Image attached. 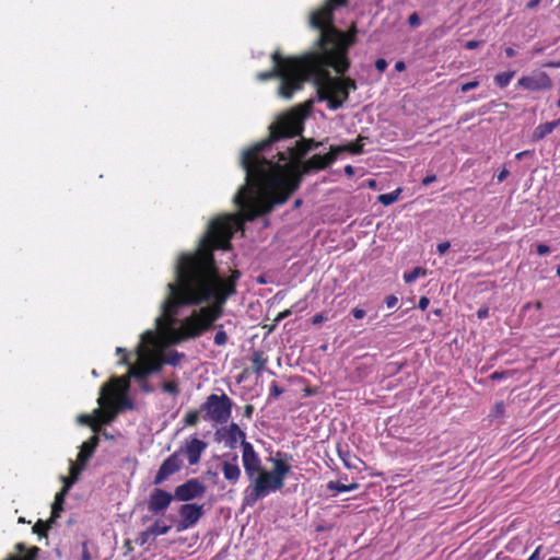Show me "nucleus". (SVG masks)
<instances>
[{
	"mask_svg": "<svg viewBox=\"0 0 560 560\" xmlns=\"http://www.w3.org/2000/svg\"><path fill=\"white\" fill-rule=\"evenodd\" d=\"M242 220L235 215L213 219L207 235L200 241L194 253H183L177 258L175 282L168 283V295L162 303V316L173 320L182 306L201 305L212 302L186 317L179 327L173 330L175 342L196 339L214 327L223 315L228 299L236 293V283L241 272L235 269L224 279L219 273L213 252L229 250L235 231L242 228Z\"/></svg>",
	"mask_w": 560,
	"mask_h": 560,
	"instance_id": "nucleus-1",
	"label": "nucleus"
},
{
	"mask_svg": "<svg viewBox=\"0 0 560 560\" xmlns=\"http://www.w3.org/2000/svg\"><path fill=\"white\" fill-rule=\"evenodd\" d=\"M305 113L294 108L279 116L269 127V138L243 153L242 166L246 172V184L234 196L246 221L269 213L275 205L284 203L301 185V173L288 171L281 175L282 166L262 156V152L275 142L300 136L304 130Z\"/></svg>",
	"mask_w": 560,
	"mask_h": 560,
	"instance_id": "nucleus-2",
	"label": "nucleus"
},
{
	"mask_svg": "<svg viewBox=\"0 0 560 560\" xmlns=\"http://www.w3.org/2000/svg\"><path fill=\"white\" fill-rule=\"evenodd\" d=\"M272 68L258 72L257 80L268 81L275 78L281 80L278 94L283 98H291L303 88L306 81H312L316 88L319 101H326L331 110H336L348 101L350 91L358 89L355 80L349 77H331L313 67L312 60L301 56L283 57L279 50L271 55Z\"/></svg>",
	"mask_w": 560,
	"mask_h": 560,
	"instance_id": "nucleus-3",
	"label": "nucleus"
},
{
	"mask_svg": "<svg viewBox=\"0 0 560 560\" xmlns=\"http://www.w3.org/2000/svg\"><path fill=\"white\" fill-rule=\"evenodd\" d=\"M311 27L319 31V36L314 46L315 50L304 54L305 58L314 61L312 65L317 71L329 73L331 68L340 77L350 68L348 52L355 43V27L342 32L334 25V12L322 5L310 15Z\"/></svg>",
	"mask_w": 560,
	"mask_h": 560,
	"instance_id": "nucleus-4",
	"label": "nucleus"
},
{
	"mask_svg": "<svg viewBox=\"0 0 560 560\" xmlns=\"http://www.w3.org/2000/svg\"><path fill=\"white\" fill-rule=\"evenodd\" d=\"M128 386V377H114L102 386L97 399L100 407L94 410L101 425L113 422L121 408L132 407V402L124 394Z\"/></svg>",
	"mask_w": 560,
	"mask_h": 560,
	"instance_id": "nucleus-5",
	"label": "nucleus"
},
{
	"mask_svg": "<svg viewBox=\"0 0 560 560\" xmlns=\"http://www.w3.org/2000/svg\"><path fill=\"white\" fill-rule=\"evenodd\" d=\"M248 481L249 485L245 488L243 494L244 506L253 508L259 500L266 498L271 492L282 489L280 482L267 469L249 478Z\"/></svg>",
	"mask_w": 560,
	"mask_h": 560,
	"instance_id": "nucleus-6",
	"label": "nucleus"
},
{
	"mask_svg": "<svg viewBox=\"0 0 560 560\" xmlns=\"http://www.w3.org/2000/svg\"><path fill=\"white\" fill-rule=\"evenodd\" d=\"M232 408L233 401L225 393L221 395L211 394L201 404L202 418L223 424L231 418Z\"/></svg>",
	"mask_w": 560,
	"mask_h": 560,
	"instance_id": "nucleus-7",
	"label": "nucleus"
},
{
	"mask_svg": "<svg viewBox=\"0 0 560 560\" xmlns=\"http://www.w3.org/2000/svg\"><path fill=\"white\" fill-rule=\"evenodd\" d=\"M163 361L161 354L143 349L140 346L139 360L136 364L129 366V376L143 381L151 373L159 372L162 369Z\"/></svg>",
	"mask_w": 560,
	"mask_h": 560,
	"instance_id": "nucleus-8",
	"label": "nucleus"
},
{
	"mask_svg": "<svg viewBox=\"0 0 560 560\" xmlns=\"http://www.w3.org/2000/svg\"><path fill=\"white\" fill-rule=\"evenodd\" d=\"M320 144V142H316L314 139L302 138L296 141L294 147H290L285 151L278 152V160L275 161V163L280 164L281 162H290L289 170H293L295 165H301V159L304 158L308 151L318 148Z\"/></svg>",
	"mask_w": 560,
	"mask_h": 560,
	"instance_id": "nucleus-9",
	"label": "nucleus"
},
{
	"mask_svg": "<svg viewBox=\"0 0 560 560\" xmlns=\"http://www.w3.org/2000/svg\"><path fill=\"white\" fill-rule=\"evenodd\" d=\"M337 158L334 153L332 148L330 147L329 152L320 155L314 154L312 158L301 163V165H295L292 172L301 173V177L305 174H310L311 172H318L327 168L331 164L336 162Z\"/></svg>",
	"mask_w": 560,
	"mask_h": 560,
	"instance_id": "nucleus-10",
	"label": "nucleus"
},
{
	"mask_svg": "<svg viewBox=\"0 0 560 560\" xmlns=\"http://www.w3.org/2000/svg\"><path fill=\"white\" fill-rule=\"evenodd\" d=\"M205 514L203 505L197 503H184L178 509L179 521L177 532H183L195 526Z\"/></svg>",
	"mask_w": 560,
	"mask_h": 560,
	"instance_id": "nucleus-11",
	"label": "nucleus"
},
{
	"mask_svg": "<svg viewBox=\"0 0 560 560\" xmlns=\"http://www.w3.org/2000/svg\"><path fill=\"white\" fill-rule=\"evenodd\" d=\"M206 491L207 487L199 479L191 478L175 488L174 497L176 500L187 503L202 498Z\"/></svg>",
	"mask_w": 560,
	"mask_h": 560,
	"instance_id": "nucleus-12",
	"label": "nucleus"
},
{
	"mask_svg": "<svg viewBox=\"0 0 560 560\" xmlns=\"http://www.w3.org/2000/svg\"><path fill=\"white\" fill-rule=\"evenodd\" d=\"M242 463L247 479L266 470L262 467L261 458L254 450V446L247 441L242 442Z\"/></svg>",
	"mask_w": 560,
	"mask_h": 560,
	"instance_id": "nucleus-13",
	"label": "nucleus"
},
{
	"mask_svg": "<svg viewBox=\"0 0 560 560\" xmlns=\"http://www.w3.org/2000/svg\"><path fill=\"white\" fill-rule=\"evenodd\" d=\"M517 85L530 92H539L551 89L552 81L548 73L544 71H533L528 75L518 79Z\"/></svg>",
	"mask_w": 560,
	"mask_h": 560,
	"instance_id": "nucleus-14",
	"label": "nucleus"
},
{
	"mask_svg": "<svg viewBox=\"0 0 560 560\" xmlns=\"http://www.w3.org/2000/svg\"><path fill=\"white\" fill-rule=\"evenodd\" d=\"M182 467L183 460L180 459V452L176 451L163 460L154 477L153 483L155 486L162 485L172 475L178 472Z\"/></svg>",
	"mask_w": 560,
	"mask_h": 560,
	"instance_id": "nucleus-15",
	"label": "nucleus"
},
{
	"mask_svg": "<svg viewBox=\"0 0 560 560\" xmlns=\"http://www.w3.org/2000/svg\"><path fill=\"white\" fill-rule=\"evenodd\" d=\"M215 440L224 442L225 446L233 450L236 447L238 440H241V443L246 441V434L237 423L231 422L228 427L215 431Z\"/></svg>",
	"mask_w": 560,
	"mask_h": 560,
	"instance_id": "nucleus-16",
	"label": "nucleus"
},
{
	"mask_svg": "<svg viewBox=\"0 0 560 560\" xmlns=\"http://www.w3.org/2000/svg\"><path fill=\"white\" fill-rule=\"evenodd\" d=\"M173 499H175V497L171 492L161 488H154L149 495L148 510L152 514L164 513L171 505Z\"/></svg>",
	"mask_w": 560,
	"mask_h": 560,
	"instance_id": "nucleus-17",
	"label": "nucleus"
},
{
	"mask_svg": "<svg viewBox=\"0 0 560 560\" xmlns=\"http://www.w3.org/2000/svg\"><path fill=\"white\" fill-rule=\"evenodd\" d=\"M207 442L198 438H191L185 441V444L179 450V452L180 454L184 453L186 455L190 466H195L200 462L201 455L207 450Z\"/></svg>",
	"mask_w": 560,
	"mask_h": 560,
	"instance_id": "nucleus-18",
	"label": "nucleus"
},
{
	"mask_svg": "<svg viewBox=\"0 0 560 560\" xmlns=\"http://www.w3.org/2000/svg\"><path fill=\"white\" fill-rule=\"evenodd\" d=\"M223 477L231 485H236L241 478L242 471L237 464V455L232 456V460H224L221 464Z\"/></svg>",
	"mask_w": 560,
	"mask_h": 560,
	"instance_id": "nucleus-19",
	"label": "nucleus"
},
{
	"mask_svg": "<svg viewBox=\"0 0 560 560\" xmlns=\"http://www.w3.org/2000/svg\"><path fill=\"white\" fill-rule=\"evenodd\" d=\"M100 444V438L97 434L92 435L89 440L84 441L80 446L79 454L77 456L78 462L81 465H86L90 458L93 456Z\"/></svg>",
	"mask_w": 560,
	"mask_h": 560,
	"instance_id": "nucleus-20",
	"label": "nucleus"
},
{
	"mask_svg": "<svg viewBox=\"0 0 560 560\" xmlns=\"http://www.w3.org/2000/svg\"><path fill=\"white\" fill-rule=\"evenodd\" d=\"M366 138L359 136L355 141L347 143V144H340V145H331L334 153L336 154V158L338 159L339 154L348 152L353 155H359L363 153V147H364V140Z\"/></svg>",
	"mask_w": 560,
	"mask_h": 560,
	"instance_id": "nucleus-21",
	"label": "nucleus"
},
{
	"mask_svg": "<svg viewBox=\"0 0 560 560\" xmlns=\"http://www.w3.org/2000/svg\"><path fill=\"white\" fill-rule=\"evenodd\" d=\"M272 462L273 468L272 470L269 471L272 474L276 480L280 482L281 487L283 488L285 478L291 471V466L281 458H275Z\"/></svg>",
	"mask_w": 560,
	"mask_h": 560,
	"instance_id": "nucleus-22",
	"label": "nucleus"
},
{
	"mask_svg": "<svg viewBox=\"0 0 560 560\" xmlns=\"http://www.w3.org/2000/svg\"><path fill=\"white\" fill-rule=\"evenodd\" d=\"M268 364V357L265 354L262 350H254L252 354V370L257 375L260 376L262 372L266 370Z\"/></svg>",
	"mask_w": 560,
	"mask_h": 560,
	"instance_id": "nucleus-23",
	"label": "nucleus"
},
{
	"mask_svg": "<svg viewBox=\"0 0 560 560\" xmlns=\"http://www.w3.org/2000/svg\"><path fill=\"white\" fill-rule=\"evenodd\" d=\"M560 125V119L538 125L533 131L535 141L541 140L550 135Z\"/></svg>",
	"mask_w": 560,
	"mask_h": 560,
	"instance_id": "nucleus-24",
	"label": "nucleus"
},
{
	"mask_svg": "<svg viewBox=\"0 0 560 560\" xmlns=\"http://www.w3.org/2000/svg\"><path fill=\"white\" fill-rule=\"evenodd\" d=\"M69 490L70 489L62 487L61 490L56 493L54 503L51 505L50 522H55L56 518L60 517V513L63 510L65 498Z\"/></svg>",
	"mask_w": 560,
	"mask_h": 560,
	"instance_id": "nucleus-25",
	"label": "nucleus"
},
{
	"mask_svg": "<svg viewBox=\"0 0 560 560\" xmlns=\"http://www.w3.org/2000/svg\"><path fill=\"white\" fill-rule=\"evenodd\" d=\"M85 466L86 465H81L78 460L75 463L71 462L70 469H69V476L62 477L63 487H66V489H71V487L79 479V476H80L81 471L85 468Z\"/></svg>",
	"mask_w": 560,
	"mask_h": 560,
	"instance_id": "nucleus-26",
	"label": "nucleus"
},
{
	"mask_svg": "<svg viewBox=\"0 0 560 560\" xmlns=\"http://www.w3.org/2000/svg\"><path fill=\"white\" fill-rule=\"evenodd\" d=\"M78 421L81 424L88 425L92 429L94 434L98 433L101 431V422L96 419V415H80L78 418Z\"/></svg>",
	"mask_w": 560,
	"mask_h": 560,
	"instance_id": "nucleus-27",
	"label": "nucleus"
},
{
	"mask_svg": "<svg viewBox=\"0 0 560 560\" xmlns=\"http://www.w3.org/2000/svg\"><path fill=\"white\" fill-rule=\"evenodd\" d=\"M170 525L162 524L160 520H156L149 528L144 530V535H165L170 532Z\"/></svg>",
	"mask_w": 560,
	"mask_h": 560,
	"instance_id": "nucleus-28",
	"label": "nucleus"
},
{
	"mask_svg": "<svg viewBox=\"0 0 560 560\" xmlns=\"http://www.w3.org/2000/svg\"><path fill=\"white\" fill-rule=\"evenodd\" d=\"M514 75H515V71L500 72L494 75L493 80H494V83L499 88L504 89L510 84V82L514 78Z\"/></svg>",
	"mask_w": 560,
	"mask_h": 560,
	"instance_id": "nucleus-29",
	"label": "nucleus"
},
{
	"mask_svg": "<svg viewBox=\"0 0 560 560\" xmlns=\"http://www.w3.org/2000/svg\"><path fill=\"white\" fill-rule=\"evenodd\" d=\"M15 548L19 552H25L24 555L19 556L20 560H36L37 553L39 551L38 547L26 549L23 544H18Z\"/></svg>",
	"mask_w": 560,
	"mask_h": 560,
	"instance_id": "nucleus-30",
	"label": "nucleus"
},
{
	"mask_svg": "<svg viewBox=\"0 0 560 560\" xmlns=\"http://www.w3.org/2000/svg\"><path fill=\"white\" fill-rule=\"evenodd\" d=\"M184 358V353H180L176 350H172L166 352L164 355H161V360L163 363L170 364V365H177L180 360Z\"/></svg>",
	"mask_w": 560,
	"mask_h": 560,
	"instance_id": "nucleus-31",
	"label": "nucleus"
},
{
	"mask_svg": "<svg viewBox=\"0 0 560 560\" xmlns=\"http://www.w3.org/2000/svg\"><path fill=\"white\" fill-rule=\"evenodd\" d=\"M201 412H202L201 407L199 409L189 410L183 419L184 425H186V427L196 425L199 421Z\"/></svg>",
	"mask_w": 560,
	"mask_h": 560,
	"instance_id": "nucleus-32",
	"label": "nucleus"
},
{
	"mask_svg": "<svg viewBox=\"0 0 560 560\" xmlns=\"http://www.w3.org/2000/svg\"><path fill=\"white\" fill-rule=\"evenodd\" d=\"M401 189L398 188L388 194H382L378 196V201L384 206H390L398 200Z\"/></svg>",
	"mask_w": 560,
	"mask_h": 560,
	"instance_id": "nucleus-33",
	"label": "nucleus"
},
{
	"mask_svg": "<svg viewBox=\"0 0 560 560\" xmlns=\"http://www.w3.org/2000/svg\"><path fill=\"white\" fill-rule=\"evenodd\" d=\"M427 275V269L422 267H416L409 272L404 273V280L406 283H411L416 281L419 277H424Z\"/></svg>",
	"mask_w": 560,
	"mask_h": 560,
	"instance_id": "nucleus-34",
	"label": "nucleus"
},
{
	"mask_svg": "<svg viewBox=\"0 0 560 560\" xmlns=\"http://www.w3.org/2000/svg\"><path fill=\"white\" fill-rule=\"evenodd\" d=\"M52 522L47 521V522H44L42 520H38L35 525L33 526V532L39 536H44L46 537L47 536V532L49 530L50 528V524Z\"/></svg>",
	"mask_w": 560,
	"mask_h": 560,
	"instance_id": "nucleus-35",
	"label": "nucleus"
},
{
	"mask_svg": "<svg viewBox=\"0 0 560 560\" xmlns=\"http://www.w3.org/2000/svg\"><path fill=\"white\" fill-rule=\"evenodd\" d=\"M300 304H302V301H299L298 303L292 305L291 308H287L280 313H278V315L275 318V322L279 323V322L283 320L284 318L289 317L293 313V311H302L304 307L299 308Z\"/></svg>",
	"mask_w": 560,
	"mask_h": 560,
	"instance_id": "nucleus-36",
	"label": "nucleus"
},
{
	"mask_svg": "<svg viewBox=\"0 0 560 560\" xmlns=\"http://www.w3.org/2000/svg\"><path fill=\"white\" fill-rule=\"evenodd\" d=\"M162 389L163 392L172 396H177L179 394V387L176 381L164 382L162 385Z\"/></svg>",
	"mask_w": 560,
	"mask_h": 560,
	"instance_id": "nucleus-37",
	"label": "nucleus"
},
{
	"mask_svg": "<svg viewBox=\"0 0 560 560\" xmlns=\"http://www.w3.org/2000/svg\"><path fill=\"white\" fill-rule=\"evenodd\" d=\"M505 413V405L504 402L501 400V401H497L494 404V406L492 407L490 413H489V417L491 418H501L503 417Z\"/></svg>",
	"mask_w": 560,
	"mask_h": 560,
	"instance_id": "nucleus-38",
	"label": "nucleus"
},
{
	"mask_svg": "<svg viewBox=\"0 0 560 560\" xmlns=\"http://www.w3.org/2000/svg\"><path fill=\"white\" fill-rule=\"evenodd\" d=\"M228 334L222 329V325L219 326L218 331L214 335L213 341L217 346H225L228 343Z\"/></svg>",
	"mask_w": 560,
	"mask_h": 560,
	"instance_id": "nucleus-39",
	"label": "nucleus"
},
{
	"mask_svg": "<svg viewBox=\"0 0 560 560\" xmlns=\"http://www.w3.org/2000/svg\"><path fill=\"white\" fill-rule=\"evenodd\" d=\"M327 488L329 490H335L337 492H348L349 491L348 485L341 483L339 481H329L327 485Z\"/></svg>",
	"mask_w": 560,
	"mask_h": 560,
	"instance_id": "nucleus-40",
	"label": "nucleus"
},
{
	"mask_svg": "<svg viewBox=\"0 0 560 560\" xmlns=\"http://www.w3.org/2000/svg\"><path fill=\"white\" fill-rule=\"evenodd\" d=\"M283 394V389L277 384V382H271L269 388V398H278Z\"/></svg>",
	"mask_w": 560,
	"mask_h": 560,
	"instance_id": "nucleus-41",
	"label": "nucleus"
},
{
	"mask_svg": "<svg viewBox=\"0 0 560 560\" xmlns=\"http://www.w3.org/2000/svg\"><path fill=\"white\" fill-rule=\"evenodd\" d=\"M141 341H142V343H145L148 346L154 345L155 343L154 332L151 330H147L145 332L142 334Z\"/></svg>",
	"mask_w": 560,
	"mask_h": 560,
	"instance_id": "nucleus-42",
	"label": "nucleus"
},
{
	"mask_svg": "<svg viewBox=\"0 0 560 560\" xmlns=\"http://www.w3.org/2000/svg\"><path fill=\"white\" fill-rule=\"evenodd\" d=\"M325 4L330 9V11L334 12L337 8L346 5L347 0H327Z\"/></svg>",
	"mask_w": 560,
	"mask_h": 560,
	"instance_id": "nucleus-43",
	"label": "nucleus"
},
{
	"mask_svg": "<svg viewBox=\"0 0 560 560\" xmlns=\"http://www.w3.org/2000/svg\"><path fill=\"white\" fill-rule=\"evenodd\" d=\"M509 375H511L510 371H494L493 373H491L490 380L499 381V380L508 377Z\"/></svg>",
	"mask_w": 560,
	"mask_h": 560,
	"instance_id": "nucleus-44",
	"label": "nucleus"
},
{
	"mask_svg": "<svg viewBox=\"0 0 560 560\" xmlns=\"http://www.w3.org/2000/svg\"><path fill=\"white\" fill-rule=\"evenodd\" d=\"M81 560H92V557H91V553H90V550H89V542L88 541H83L82 542Z\"/></svg>",
	"mask_w": 560,
	"mask_h": 560,
	"instance_id": "nucleus-45",
	"label": "nucleus"
},
{
	"mask_svg": "<svg viewBox=\"0 0 560 560\" xmlns=\"http://www.w3.org/2000/svg\"><path fill=\"white\" fill-rule=\"evenodd\" d=\"M398 303V298L394 294H390V295H387L385 298V304L388 308H393L397 305Z\"/></svg>",
	"mask_w": 560,
	"mask_h": 560,
	"instance_id": "nucleus-46",
	"label": "nucleus"
},
{
	"mask_svg": "<svg viewBox=\"0 0 560 560\" xmlns=\"http://www.w3.org/2000/svg\"><path fill=\"white\" fill-rule=\"evenodd\" d=\"M478 85H479L478 81L466 82V83L462 84L460 91L465 93V92L476 89Z\"/></svg>",
	"mask_w": 560,
	"mask_h": 560,
	"instance_id": "nucleus-47",
	"label": "nucleus"
},
{
	"mask_svg": "<svg viewBox=\"0 0 560 560\" xmlns=\"http://www.w3.org/2000/svg\"><path fill=\"white\" fill-rule=\"evenodd\" d=\"M387 61L384 58H378L375 61V68L378 72H384L387 68Z\"/></svg>",
	"mask_w": 560,
	"mask_h": 560,
	"instance_id": "nucleus-48",
	"label": "nucleus"
},
{
	"mask_svg": "<svg viewBox=\"0 0 560 560\" xmlns=\"http://www.w3.org/2000/svg\"><path fill=\"white\" fill-rule=\"evenodd\" d=\"M408 23H409L410 26H413V27L419 26L420 25V18H419V15L416 12L410 14L409 18H408Z\"/></svg>",
	"mask_w": 560,
	"mask_h": 560,
	"instance_id": "nucleus-49",
	"label": "nucleus"
},
{
	"mask_svg": "<svg viewBox=\"0 0 560 560\" xmlns=\"http://www.w3.org/2000/svg\"><path fill=\"white\" fill-rule=\"evenodd\" d=\"M536 252L538 255L544 256L550 253V247L546 244H538L536 247Z\"/></svg>",
	"mask_w": 560,
	"mask_h": 560,
	"instance_id": "nucleus-50",
	"label": "nucleus"
},
{
	"mask_svg": "<svg viewBox=\"0 0 560 560\" xmlns=\"http://www.w3.org/2000/svg\"><path fill=\"white\" fill-rule=\"evenodd\" d=\"M450 246L451 245L448 242L439 243L436 246V250L440 255H444L448 250Z\"/></svg>",
	"mask_w": 560,
	"mask_h": 560,
	"instance_id": "nucleus-51",
	"label": "nucleus"
},
{
	"mask_svg": "<svg viewBox=\"0 0 560 560\" xmlns=\"http://www.w3.org/2000/svg\"><path fill=\"white\" fill-rule=\"evenodd\" d=\"M327 317L324 316L323 313H318V314H315L313 317H312V324L313 325H319L322 324L324 320H326Z\"/></svg>",
	"mask_w": 560,
	"mask_h": 560,
	"instance_id": "nucleus-52",
	"label": "nucleus"
},
{
	"mask_svg": "<svg viewBox=\"0 0 560 560\" xmlns=\"http://www.w3.org/2000/svg\"><path fill=\"white\" fill-rule=\"evenodd\" d=\"M480 45H481L480 40L472 39V40H468L465 43V48L468 50H472V49L478 48Z\"/></svg>",
	"mask_w": 560,
	"mask_h": 560,
	"instance_id": "nucleus-53",
	"label": "nucleus"
},
{
	"mask_svg": "<svg viewBox=\"0 0 560 560\" xmlns=\"http://www.w3.org/2000/svg\"><path fill=\"white\" fill-rule=\"evenodd\" d=\"M351 313L355 319H361L365 316V311L363 308H359V307H354L351 311Z\"/></svg>",
	"mask_w": 560,
	"mask_h": 560,
	"instance_id": "nucleus-54",
	"label": "nucleus"
},
{
	"mask_svg": "<svg viewBox=\"0 0 560 560\" xmlns=\"http://www.w3.org/2000/svg\"><path fill=\"white\" fill-rule=\"evenodd\" d=\"M489 316V307L487 306H483V307H480L478 311H477V317L479 319H485Z\"/></svg>",
	"mask_w": 560,
	"mask_h": 560,
	"instance_id": "nucleus-55",
	"label": "nucleus"
},
{
	"mask_svg": "<svg viewBox=\"0 0 560 560\" xmlns=\"http://www.w3.org/2000/svg\"><path fill=\"white\" fill-rule=\"evenodd\" d=\"M430 300L427 296H421L418 303V307L422 311L427 310L429 306Z\"/></svg>",
	"mask_w": 560,
	"mask_h": 560,
	"instance_id": "nucleus-56",
	"label": "nucleus"
},
{
	"mask_svg": "<svg viewBox=\"0 0 560 560\" xmlns=\"http://www.w3.org/2000/svg\"><path fill=\"white\" fill-rule=\"evenodd\" d=\"M253 413H254V406L253 405H246L244 407V412H243V416L245 418H248L250 419L253 417Z\"/></svg>",
	"mask_w": 560,
	"mask_h": 560,
	"instance_id": "nucleus-57",
	"label": "nucleus"
},
{
	"mask_svg": "<svg viewBox=\"0 0 560 560\" xmlns=\"http://www.w3.org/2000/svg\"><path fill=\"white\" fill-rule=\"evenodd\" d=\"M435 180H436V176L434 174H430V175H427L422 179V185L423 186H429L430 184L434 183Z\"/></svg>",
	"mask_w": 560,
	"mask_h": 560,
	"instance_id": "nucleus-58",
	"label": "nucleus"
},
{
	"mask_svg": "<svg viewBox=\"0 0 560 560\" xmlns=\"http://www.w3.org/2000/svg\"><path fill=\"white\" fill-rule=\"evenodd\" d=\"M116 352H117V353H124V355H122V358H121V360H120V363H121V364H128V363H129V362H128V354L126 353V351H125V349H124V348L118 347V348L116 349Z\"/></svg>",
	"mask_w": 560,
	"mask_h": 560,
	"instance_id": "nucleus-59",
	"label": "nucleus"
},
{
	"mask_svg": "<svg viewBox=\"0 0 560 560\" xmlns=\"http://www.w3.org/2000/svg\"><path fill=\"white\" fill-rule=\"evenodd\" d=\"M509 176V171L506 168H503L502 171H500V173L498 174V182H503L506 179V177Z\"/></svg>",
	"mask_w": 560,
	"mask_h": 560,
	"instance_id": "nucleus-60",
	"label": "nucleus"
},
{
	"mask_svg": "<svg viewBox=\"0 0 560 560\" xmlns=\"http://www.w3.org/2000/svg\"><path fill=\"white\" fill-rule=\"evenodd\" d=\"M541 546H538L536 550L529 556L527 560H538Z\"/></svg>",
	"mask_w": 560,
	"mask_h": 560,
	"instance_id": "nucleus-61",
	"label": "nucleus"
},
{
	"mask_svg": "<svg viewBox=\"0 0 560 560\" xmlns=\"http://www.w3.org/2000/svg\"><path fill=\"white\" fill-rule=\"evenodd\" d=\"M504 52H505V56H506L508 58H513V57L516 55L515 49H514V48H512V47H506V48L504 49Z\"/></svg>",
	"mask_w": 560,
	"mask_h": 560,
	"instance_id": "nucleus-62",
	"label": "nucleus"
},
{
	"mask_svg": "<svg viewBox=\"0 0 560 560\" xmlns=\"http://www.w3.org/2000/svg\"><path fill=\"white\" fill-rule=\"evenodd\" d=\"M406 69V65L404 61L399 60L395 63V70L401 72Z\"/></svg>",
	"mask_w": 560,
	"mask_h": 560,
	"instance_id": "nucleus-63",
	"label": "nucleus"
},
{
	"mask_svg": "<svg viewBox=\"0 0 560 560\" xmlns=\"http://www.w3.org/2000/svg\"><path fill=\"white\" fill-rule=\"evenodd\" d=\"M545 66L548 68H560V59L556 61H549Z\"/></svg>",
	"mask_w": 560,
	"mask_h": 560,
	"instance_id": "nucleus-64",
	"label": "nucleus"
}]
</instances>
